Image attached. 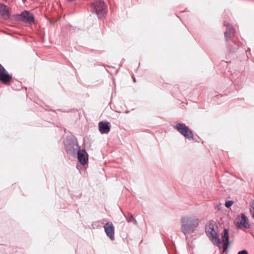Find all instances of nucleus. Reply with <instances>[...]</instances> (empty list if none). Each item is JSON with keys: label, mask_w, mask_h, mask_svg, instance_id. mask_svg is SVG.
<instances>
[{"label": "nucleus", "mask_w": 254, "mask_h": 254, "mask_svg": "<svg viewBox=\"0 0 254 254\" xmlns=\"http://www.w3.org/2000/svg\"><path fill=\"white\" fill-rule=\"evenodd\" d=\"M224 25L226 27V30L225 32V39L228 40L231 38L234 34V29L232 25L226 22H224Z\"/></svg>", "instance_id": "8"}, {"label": "nucleus", "mask_w": 254, "mask_h": 254, "mask_svg": "<svg viewBox=\"0 0 254 254\" xmlns=\"http://www.w3.org/2000/svg\"><path fill=\"white\" fill-rule=\"evenodd\" d=\"M12 78V75L8 74L4 67L0 64V82L5 85H9Z\"/></svg>", "instance_id": "6"}, {"label": "nucleus", "mask_w": 254, "mask_h": 254, "mask_svg": "<svg viewBox=\"0 0 254 254\" xmlns=\"http://www.w3.org/2000/svg\"><path fill=\"white\" fill-rule=\"evenodd\" d=\"M125 113L126 114H127V113H129V111H125Z\"/></svg>", "instance_id": "21"}, {"label": "nucleus", "mask_w": 254, "mask_h": 254, "mask_svg": "<svg viewBox=\"0 0 254 254\" xmlns=\"http://www.w3.org/2000/svg\"><path fill=\"white\" fill-rule=\"evenodd\" d=\"M107 236L112 240H114L115 229L112 222H108L104 226Z\"/></svg>", "instance_id": "7"}, {"label": "nucleus", "mask_w": 254, "mask_h": 254, "mask_svg": "<svg viewBox=\"0 0 254 254\" xmlns=\"http://www.w3.org/2000/svg\"><path fill=\"white\" fill-rule=\"evenodd\" d=\"M110 127L109 123L107 122H100L99 123V130L102 134H106L109 132Z\"/></svg>", "instance_id": "11"}, {"label": "nucleus", "mask_w": 254, "mask_h": 254, "mask_svg": "<svg viewBox=\"0 0 254 254\" xmlns=\"http://www.w3.org/2000/svg\"><path fill=\"white\" fill-rule=\"evenodd\" d=\"M21 17L23 19V20H25L28 22H31L34 20V17L32 14L30 13L29 12L27 11H25L23 12L21 15Z\"/></svg>", "instance_id": "12"}, {"label": "nucleus", "mask_w": 254, "mask_h": 254, "mask_svg": "<svg viewBox=\"0 0 254 254\" xmlns=\"http://www.w3.org/2000/svg\"><path fill=\"white\" fill-rule=\"evenodd\" d=\"M93 12L96 13L99 18H102L106 13V7L104 1L101 0H95L91 3Z\"/></svg>", "instance_id": "4"}, {"label": "nucleus", "mask_w": 254, "mask_h": 254, "mask_svg": "<svg viewBox=\"0 0 254 254\" xmlns=\"http://www.w3.org/2000/svg\"><path fill=\"white\" fill-rule=\"evenodd\" d=\"M233 203H234V201H232V200H228V201H227L225 202V206L227 208H229V207H230L233 205Z\"/></svg>", "instance_id": "16"}, {"label": "nucleus", "mask_w": 254, "mask_h": 254, "mask_svg": "<svg viewBox=\"0 0 254 254\" xmlns=\"http://www.w3.org/2000/svg\"><path fill=\"white\" fill-rule=\"evenodd\" d=\"M238 254H248L246 250H242L238 252Z\"/></svg>", "instance_id": "17"}, {"label": "nucleus", "mask_w": 254, "mask_h": 254, "mask_svg": "<svg viewBox=\"0 0 254 254\" xmlns=\"http://www.w3.org/2000/svg\"><path fill=\"white\" fill-rule=\"evenodd\" d=\"M217 208H218V210L221 209L220 204H219V205H217Z\"/></svg>", "instance_id": "19"}, {"label": "nucleus", "mask_w": 254, "mask_h": 254, "mask_svg": "<svg viewBox=\"0 0 254 254\" xmlns=\"http://www.w3.org/2000/svg\"><path fill=\"white\" fill-rule=\"evenodd\" d=\"M64 145L66 150L71 153L74 150L78 149L77 152V158L79 162L82 165H85L87 163L88 159L87 152L85 150L79 149V147L76 140H72L69 143H68L66 140L64 142Z\"/></svg>", "instance_id": "2"}, {"label": "nucleus", "mask_w": 254, "mask_h": 254, "mask_svg": "<svg viewBox=\"0 0 254 254\" xmlns=\"http://www.w3.org/2000/svg\"><path fill=\"white\" fill-rule=\"evenodd\" d=\"M199 219L192 215H186L181 219V230L185 235L191 234L199 225Z\"/></svg>", "instance_id": "1"}, {"label": "nucleus", "mask_w": 254, "mask_h": 254, "mask_svg": "<svg viewBox=\"0 0 254 254\" xmlns=\"http://www.w3.org/2000/svg\"><path fill=\"white\" fill-rule=\"evenodd\" d=\"M99 223V222H94V223L93 224V225H92V226H93V228H94L95 227V226L97 227V226H98V225H97V223Z\"/></svg>", "instance_id": "18"}, {"label": "nucleus", "mask_w": 254, "mask_h": 254, "mask_svg": "<svg viewBox=\"0 0 254 254\" xmlns=\"http://www.w3.org/2000/svg\"><path fill=\"white\" fill-rule=\"evenodd\" d=\"M0 14L4 18H8L9 17V11L6 6L4 4L0 3Z\"/></svg>", "instance_id": "13"}, {"label": "nucleus", "mask_w": 254, "mask_h": 254, "mask_svg": "<svg viewBox=\"0 0 254 254\" xmlns=\"http://www.w3.org/2000/svg\"><path fill=\"white\" fill-rule=\"evenodd\" d=\"M176 129L188 139H193V134L191 130L185 124L178 123L175 127Z\"/></svg>", "instance_id": "5"}, {"label": "nucleus", "mask_w": 254, "mask_h": 254, "mask_svg": "<svg viewBox=\"0 0 254 254\" xmlns=\"http://www.w3.org/2000/svg\"><path fill=\"white\" fill-rule=\"evenodd\" d=\"M132 79H133V81L134 82H136V80H135V78L134 77H132Z\"/></svg>", "instance_id": "20"}, {"label": "nucleus", "mask_w": 254, "mask_h": 254, "mask_svg": "<svg viewBox=\"0 0 254 254\" xmlns=\"http://www.w3.org/2000/svg\"><path fill=\"white\" fill-rule=\"evenodd\" d=\"M237 223L240 227H243L248 229L250 228V225L248 223V219L245 214H242L241 217L237 219Z\"/></svg>", "instance_id": "10"}, {"label": "nucleus", "mask_w": 254, "mask_h": 254, "mask_svg": "<svg viewBox=\"0 0 254 254\" xmlns=\"http://www.w3.org/2000/svg\"><path fill=\"white\" fill-rule=\"evenodd\" d=\"M127 221L128 223H132L134 224L137 223L136 220L134 219L132 215H130L128 218H127Z\"/></svg>", "instance_id": "14"}, {"label": "nucleus", "mask_w": 254, "mask_h": 254, "mask_svg": "<svg viewBox=\"0 0 254 254\" xmlns=\"http://www.w3.org/2000/svg\"><path fill=\"white\" fill-rule=\"evenodd\" d=\"M205 232L214 245L220 246L221 242L215 222L210 221L207 223L205 227Z\"/></svg>", "instance_id": "3"}, {"label": "nucleus", "mask_w": 254, "mask_h": 254, "mask_svg": "<svg viewBox=\"0 0 254 254\" xmlns=\"http://www.w3.org/2000/svg\"><path fill=\"white\" fill-rule=\"evenodd\" d=\"M221 239L223 243V249H227L229 246V231L225 229L221 234Z\"/></svg>", "instance_id": "9"}, {"label": "nucleus", "mask_w": 254, "mask_h": 254, "mask_svg": "<svg viewBox=\"0 0 254 254\" xmlns=\"http://www.w3.org/2000/svg\"><path fill=\"white\" fill-rule=\"evenodd\" d=\"M250 212L253 218L254 219V200L251 204Z\"/></svg>", "instance_id": "15"}]
</instances>
